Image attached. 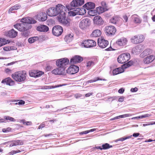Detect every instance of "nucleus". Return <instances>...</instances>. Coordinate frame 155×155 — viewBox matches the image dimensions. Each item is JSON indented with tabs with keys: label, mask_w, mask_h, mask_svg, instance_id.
<instances>
[{
	"label": "nucleus",
	"mask_w": 155,
	"mask_h": 155,
	"mask_svg": "<svg viewBox=\"0 0 155 155\" xmlns=\"http://www.w3.org/2000/svg\"><path fill=\"white\" fill-rule=\"evenodd\" d=\"M57 65L60 68H64L69 63V60L67 58H62L58 60L56 62Z\"/></svg>",
	"instance_id": "6e6552de"
},
{
	"label": "nucleus",
	"mask_w": 155,
	"mask_h": 155,
	"mask_svg": "<svg viewBox=\"0 0 155 155\" xmlns=\"http://www.w3.org/2000/svg\"><path fill=\"white\" fill-rule=\"evenodd\" d=\"M101 34V31L99 29H96L94 30L91 35V36L92 37H99Z\"/></svg>",
	"instance_id": "c85d7f7f"
},
{
	"label": "nucleus",
	"mask_w": 155,
	"mask_h": 155,
	"mask_svg": "<svg viewBox=\"0 0 155 155\" xmlns=\"http://www.w3.org/2000/svg\"><path fill=\"white\" fill-rule=\"evenodd\" d=\"M150 116V115L149 114H146L144 115L140 116V117H139L141 119H142V118H144L148 117Z\"/></svg>",
	"instance_id": "6e6d98bb"
},
{
	"label": "nucleus",
	"mask_w": 155,
	"mask_h": 155,
	"mask_svg": "<svg viewBox=\"0 0 155 155\" xmlns=\"http://www.w3.org/2000/svg\"><path fill=\"white\" fill-rule=\"evenodd\" d=\"M97 13L99 14L103 13L105 11V9L102 7H99L96 8Z\"/></svg>",
	"instance_id": "e433bc0d"
},
{
	"label": "nucleus",
	"mask_w": 155,
	"mask_h": 155,
	"mask_svg": "<svg viewBox=\"0 0 155 155\" xmlns=\"http://www.w3.org/2000/svg\"><path fill=\"white\" fill-rule=\"evenodd\" d=\"M120 17L117 15L113 16L110 19V22L114 24H116L120 20Z\"/></svg>",
	"instance_id": "7c9ffc66"
},
{
	"label": "nucleus",
	"mask_w": 155,
	"mask_h": 155,
	"mask_svg": "<svg viewBox=\"0 0 155 155\" xmlns=\"http://www.w3.org/2000/svg\"><path fill=\"white\" fill-rule=\"evenodd\" d=\"M124 68L122 67L116 68L113 70V74L114 75H115L121 73L124 71Z\"/></svg>",
	"instance_id": "cd10ccee"
},
{
	"label": "nucleus",
	"mask_w": 155,
	"mask_h": 155,
	"mask_svg": "<svg viewBox=\"0 0 155 155\" xmlns=\"http://www.w3.org/2000/svg\"><path fill=\"white\" fill-rule=\"evenodd\" d=\"M93 94L92 93H88L85 94V96L86 97H88Z\"/></svg>",
	"instance_id": "338daca9"
},
{
	"label": "nucleus",
	"mask_w": 155,
	"mask_h": 155,
	"mask_svg": "<svg viewBox=\"0 0 155 155\" xmlns=\"http://www.w3.org/2000/svg\"><path fill=\"white\" fill-rule=\"evenodd\" d=\"M57 18L58 21L61 24L67 26L69 25L70 24V21L66 18V14L58 15Z\"/></svg>",
	"instance_id": "39448f33"
},
{
	"label": "nucleus",
	"mask_w": 155,
	"mask_h": 155,
	"mask_svg": "<svg viewBox=\"0 0 155 155\" xmlns=\"http://www.w3.org/2000/svg\"><path fill=\"white\" fill-rule=\"evenodd\" d=\"M116 31V28L113 26H107L105 28V31L107 35H114Z\"/></svg>",
	"instance_id": "1a4fd4ad"
},
{
	"label": "nucleus",
	"mask_w": 155,
	"mask_h": 155,
	"mask_svg": "<svg viewBox=\"0 0 155 155\" xmlns=\"http://www.w3.org/2000/svg\"><path fill=\"white\" fill-rule=\"evenodd\" d=\"M4 117L6 120H9L12 122H15V120L14 118L9 116H5Z\"/></svg>",
	"instance_id": "79ce46f5"
},
{
	"label": "nucleus",
	"mask_w": 155,
	"mask_h": 155,
	"mask_svg": "<svg viewBox=\"0 0 155 155\" xmlns=\"http://www.w3.org/2000/svg\"><path fill=\"white\" fill-rule=\"evenodd\" d=\"M12 76L16 81L22 82L25 80L27 74L25 71H21L15 72L12 74Z\"/></svg>",
	"instance_id": "7ed1b4c3"
},
{
	"label": "nucleus",
	"mask_w": 155,
	"mask_h": 155,
	"mask_svg": "<svg viewBox=\"0 0 155 155\" xmlns=\"http://www.w3.org/2000/svg\"><path fill=\"white\" fill-rule=\"evenodd\" d=\"M14 142L16 146L18 145H21L23 143V142L21 140H18L14 141Z\"/></svg>",
	"instance_id": "49530a36"
},
{
	"label": "nucleus",
	"mask_w": 155,
	"mask_h": 155,
	"mask_svg": "<svg viewBox=\"0 0 155 155\" xmlns=\"http://www.w3.org/2000/svg\"><path fill=\"white\" fill-rule=\"evenodd\" d=\"M81 46L82 47L89 48L87 40L82 41L81 42Z\"/></svg>",
	"instance_id": "4c0bfd02"
},
{
	"label": "nucleus",
	"mask_w": 155,
	"mask_h": 155,
	"mask_svg": "<svg viewBox=\"0 0 155 155\" xmlns=\"http://www.w3.org/2000/svg\"><path fill=\"white\" fill-rule=\"evenodd\" d=\"M97 42L99 46L102 48H106L109 44L108 41L105 40L103 37L99 38Z\"/></svg>",
	"instance_id": "9b49d317"
},
{
	"label": "nucleus",
	"mask_w": 155,
	"mask_h": 155,
	"mask_svg": "<svg viewBox=\"0 0 155 155\" xmlns=\"http://www.w3.org/2000/svg\"><path fill=\"white\" fill-rule=\"evenodd\" d=\"M76 11L77 12V15H82L86 13V11L83 8H78L76 9Z\"/></svg>",
	"instance_id": "bb28decb"
},
{
	"label": "nucleus",
	"mask_w": 155,
	"mask_h": 155,
	"mask_svg": "<svg viewBox=\"0 0 155 155\" xmlns=\"http://www.w3.org/2000/svg\"><path fill=\"white\" fill-rule=\"evenodd\" d=\"M13 48V47H6L3 48V50L5 51H8L12 50Z\"/></svg>",
	"instance_id": "09e8293b"
},
{
	"label": "nucleus",
	"mask_w": 155,
	"mask_h": 155,
	"mask_svg": "<svg viewBox=\"0 0 155 155\" xmlns=\"http://www.w3.org/2000/svg\"><path fill=\"white\" fill-rule=\"evenodd\" d=\"M38 31L41 32H46L48 30V27L44 25H41L37 28Z\"/></svg>",
	"instance_id": "393cba45"
},
{
	"label": "nucleus",
	"mask_w": 155,
	"mask_h": 155,
	"mask_svg": "<svg viewBox=\"0 0 155 155\" xmlns=\"http://www.w3.org/2000/svg\"><path fill=\"white\" fill-rule=\"evenodd\" d=\"M133 64V62L131 61H130L127 63L124 64L122 65V67L124 69L126 68Z\"/></svg>",
	"instance_id": "58836bf2"
},
{
	"label": "nucleus",
	"mask_w": 155,
	"mask_h": 155,
	"mask_svg": "<svg viewBox=\"0 0 155 155\" xmlns=\"http://www.w3.org/2000/svg\"><path fill=\"white\" fill-rule=\"evenodd\" d=\"M25 102L24 101H23L22 100H20L19 101L18 103H15L14 104L16 105H22L25 104Z\"/></svg>",
	"instance_id": "de8ad7c7"
},
{
	"label": "nucleus",
	"mask_w": 155,
	"mask_h": 155,
	"mask_svg": "<svg viewBox=\"0 0 155 155\" xmlns=\"http://www.w3.org/2000/svg\"><path fill=\"white\" fill-rule=\"evenodd\" d=\"M21 7V6L18 5H16L11 8L8 11V13L12 12V11L17 10Z\"/></svg>",
	"instance_id": "f704fd0d"
},
{
	"label": "nucleus",
	"mask_w": 155,
	"mask_h": 155,
	"mask_svg": "<svg viewBox=\"0 0 155 155\" xmlns=\"http://www.w3.org/2000/svg\"><path fill=\"white\" fill-rule=\"evenodd\" d=\"M83 6L87 10H90L94 9L95 8V5L94 3L89 2L85 4Z\"/></svg>",
	"instance_id": "5701e85b"
},
{
	"label": "nucleus",
	"mask_w": 155,
	"mask_h": 155,
	"mask_svg": "<svg viewBox=\"0 0 155 155\" xmlns=\"http://www.w3.org/2000/svg\"><path fill=\"white\" fill-rule=\"evenodd\" d=\"M17 31L12 29L8 32H5V35L10 38H14L17 36Z\"/></svg>",
	"instance_id": "a211bd4d"
},
{
	"label": "nucleus",
	"mask_w": 155,
	"mask_h": 155,
	"mask_svg": "<svg viewBox=\"0 0 155 155\" xmlns=\"http://www.w3.org/2000/svg\"><path fill=\"white\" fill-rule=\"evenodd\" d=\"M83 60V58L79 55H75L70 60V63L73 64L82 61Z\"/></svg>",
	"instance_id": "4468645a"
},
{
	"label": "nucleus",
	"mask_w": 155,
	"mask_h": 155,
	"mask_svg": "<svg viewBox=\"0 0 155 155\" xmlns=\"http://www.w3.org/2000/svg\"><path fill=\"white\" fill-rule=\"evenodd\" d=\"M38 37H33L29 38L28 39V41L29 43H32L39 39Z\"/></svg>",
	"instance_id": "c9c22d12"
},
{
	"label": "nucleus",
	"mask_w": 155,
	"mask_h": 155,
	"mask_svg": "<svg viewBox=\"0 0 155 155\" xmlns=\"http://www.w3.org/2000/svg\"><path fill=\"white\" fill-rule=\"evenodd\" d=\"M127 42V38L123 37L118 39L116 41V43L119 46H123L126 45Z\"/></svg>",
	"instance_id": "f3484780"
},
{
	"label": "nucleus",
	"mask_w": 155,
	"mask_h": 155,
	"mask_svg": "<svg viewBox=\"0 0 155 155\" xmlns=\"http://www.w3.org/2000/svg\"><path fill=\"white\" fill-rule=\"evenodd\" d=\"M140 135V134L139 133H134L133 134V136L135 137H137L138 136Z\"/></svg>",
	"instance_id": "e2e57ef3"
},
{
	"label": "nucleus",
	"mask_w": 155,
	"mask_h": 155,
	"mask_svg": "<svg viewBox=\"0 0 155 155\" xmlns=\"http://www.w3.org/2000/svg\"><path fill=\"white\" fill-rule=\"evenodd\" d=\"M155 59V56L153 55H150L145 58L143 62L145 64H149L153 62Z\"/></svg>",
	"instance_id": "6ab92c4d"
},
{
	"label": "nucleus",
	"mask_w": 155,
	"mask_h": 155,
	"mask_svg": "<svg viewBox=\"0 0 155 155\" xmlns=\"http://www.w3.org/2000/svg\"><path fill=\"white\" fill-rule=\"evenodd\" d=\"M2 83H5L7 85L12 86L14 84V81L10 78H6L2 81Z\"/></svg>",
	"instance_id": "412c9836"
},
{
	"label": "nucleus",
	"mask_w": 155,
	"mask_h": 155,
	"mask_svg": "<svg viewBox=\"0 0 155 155\" xmlns=\"http://www.w3.org/2000/svg\"><path fill=\"white\" fill-rule=\"evenodd\" d=\"M152 53V50L150 49L145 50L140 54V56L143 58L147 55L151 54Z\"/></svg>",
	"instance_id": "a878e982"
},
{
	"label": "nucleus",
	"mask_w": 155,
	"mask_h": 155,
	"mask_svg": "<svg viewBox=\"0 0 155 155\" xmlns=\"http://www.w3.org/2000/svg\"><path fill=\"white\" fill-rule=\"evenodd\" d=\"M138 89L137 87L132 88L130 89V91L132 92H136L137 91Z\"/></svg>",
	"instance_id": "13d9d810"
},
{
	"label": "nucleus",
	"mask_w": 155,
	"mask_h": 155,
	"mask_svg": "<svg viewBox=\"0 0 155 155\" xmlns=\"http://www.w3.org/2000/svg\"><path fill=\"white\" fill-rule=\"evenodd\" d=\"M142 51L141 46L138 45L133 48L132 52L133 54H139Z\"/></svg>",
	"instance_id": "b1692460"
},
{
	"label": "nucleus",
	"mask_w": 155,
	"mask_h": 155,
	"mask_svg": "<svg viewBox=\"0 0 155 155\" xmlns=\"http://www.w3.org/2000/svg\"><path fill=\"white\" fill-rule=\"evenodd\" d=\"M82 95L80 94H76L74 95V97L76 98H78L81 97Z\"/></svg>",
	"instance_id": "052dcab7"
},
{
	"label": "nucleus",
	"mask_w": 155,
	"mask_h": 155,
	"mask_svg": "<svg viewBox=\"0 0 155 155\" xmlns=\"http://www.w3.org/2000/svg\"><path fill=\"white\" fill-rule=\"evenodd\" d=\"M73 35L72 34H68L65 36L64 38L65 41L67 43L71 41L73 39Z\"/></svg>",
	"instance_id": "2f4dec72"
},
{
	"label": "nucleus",
	"mask_w": 155,
	"mask_h": 155,
	"mask_svg": "<svg viewBox=\"0 0 155 155\" xmlns=\"http://www.w3.org/2000/svg\"><path fill=\"white\" fill-rule=\"evenodd\" d=\"M89 133L88 130H86L83 132H81L80 133V134H87Z\"/></svg>",
	"instance_id": "0e129e2a"
},
{
	"label": "nucleus",
	"mask_w": 155,
	"mask_h": 155,
	"mask_svg": "<svg viewBox=\"0 0 155 155\" xmlns=\"http://www.w3.org/2000/svg\"><path fill=\"white\" fill-rule=\"evenodd\" d=\"M91 21L88 18H85L81 20L79 23V26L82 30H85L89 26Z\"/></svg>",
	"instance_id": "20e7f679"
},
{
	"label": "nucleus",
	"mask_w": 155,
	"mask_h": 155,
	"mask_svg": "<svg viewBox=\"0 0 155 155\" xmlns=\"http://www.w3.org/2000/svg\"><path fill=\"white\" fill-rule=\"evenodd\" d=\"M9 43L10 41L8 40H6L5 38H0V47Z\"/></svg>",
	"instance_id": "473e14b6"
},
{
	"label": "nucleus",
	"mask_w": 155,
	"mask_h": 155,
	"mask_svg": "<svg viewBox=\"0 0 155 155\" xmlns=\"http://www.w3.org/2000/svg\"><path fill=\"white\" fill-rule=\"evenodd\" d=\"M94 64V63L92 61H89L87 63V67H90Z\"/></svg>",
	"instance_id": "5fc2aeb1"
},
{
	"label": "nucleus",
	"mask_w": 155,
	"mask_h": 155,
	"mask_svg": "<svg viewBox=\"0 0 155 155\" xmlns=\"http://www.w3.org/2000/svg\"><path fill=\"white\" fill-rule=\"evenodd\" d=\"M64 68H58L54 69L52 71V74L55 75L62 74L64 73Z\"/></svg>",
	"instance_id": "aec40b11"
},
{
	"label": "nucleus",
	"mask_w": 155,
	"mask_h": 155,
	"mask_svg": "<svg viewBox=\"0 0 155 155\" xmlns=\"http://www.w3.org/2000/svg\"><path fill=\"white\" fill-rule=\"evenodd\" d=\"M11 71V70L9 68H6L5 70V72L7 74H9Z\"/></svg>",
	"instance_id": "774afa93"
},
{
	"label": "nucleus",
	"mask_w": 155,
	"mask_h": 155,
	"mask_svg": "<svg viewBox=\"0 0 155 155\" xmlns=\"http://www.w3.org/2000/svg\"><path fill=\"white\" fill-rule=\"evenodd\" d=\"M63 31L62 28L59 25L54 26L52 29L53 34L57 36L60 35L62 33Z\"/></svg>",
	"instance_id": "9d476101"
},
{
	"label": "nucleus",
	"mask_w": 155,
	"mask_h": 155,
	"mask_svg": "<svg viewBox=\"0 0 155 155\" xmlns=\"http://www.w3.org/2000/svg\"><path fill=\"white\" fill-rule=\"evenodd\" d=\"M47 15L45 12H40L37 15V19L41 21H45L47 18Z\"/></svg>",
	"instance_id": "dca6fc26"
},
{
	"label": "nucleus",
	"mask_w": 155,
	"mask_h": 155,
	"mask_svg": "<svg viewBox=\"0 0 155 155\" xmlns=\"http://www.w3.org/2000/svg\"><path fill=\"white\" fill-rule=\"evenodd\" d=\"M131 18L133 21L136 23H140L141 22V20L139 16L137 15L134 14L131 16Z\"/></svg>",
	"instance_id": "c756f323"
},
{
	"label": "nucleus",
	"mask_w": 155,
	"mask_h": 155,
	"mask_svg": "<svg viewBox=\"0 0 155 155\" xmlns=\"http://www.w3.org/2000/svg\"><path fill=\"white\" fill-rule=\"evenodd\" d=\"M144 39V36L142 35H135L130 39L131 42L135 44L142 42Z\"/></svg>",
	"instance_id": "0eeeda50"
},
{
	"label": "nucleus",
	"mask_w": 155,
	"mask_h": 155,
	"mask_svg": "<svg viewBox=\"0 0 155 155\" xmlns=\"http://www.w3.org/2000/svg\"><path fill=\"white\" fill-rule=\"evenodd\" d=\"M20 152L19 150H18V151L12 150L9 153L10 155H13L17 153Z\"/></svg>",
	"instance_id": "3c124183"
},
{
	"label": "nucleus",
	"mask_w": 155,
	"mask_h": 155,
	"mask_svg": "<svg viewBox=\"0 0 155 155\" xmlns=\"http://www.w3.org/2000/svg\"><path fill=\"white\" fill-rule=\"evenodd\" d=\"M29 73L30 76L34 78L40 77L44 74L43 72L41 71L35 70L30 71Z\"/></svg>",
	"instance_id": "ddd939ff"
},
{
	"label": "nucleus",
	"mask_w": 155,
	"mask_h": 155,
	"mask_svg": "<svg viewBox=\"0 0 155 155\" xmlns=\"http://www.w3.org/2000/svg\"><path fill=\"white\" fill-rule=\"evenodd\" d=\"M21 23L17 24L14 25V27L20 31H22L21 35L24 38H28L30 32L28 30L31 28V24H35L36 21L32 18L26 17L21 19Z\"/></svg>",
	"instance_id": "f257e3e1"
},
{
	"label": "nucleus",
	"mask_w": 155,
	"mask_h": 155,
	"mask_svg": "<svg viewBox=\"0 0 155 155\" xmlns=\"http://www.w3.org/2000/svg\"><path fill=\"white\" fill-rule=\"evenodd\" d=\"M132 136V135H130V136H127V137H121V138H119V139H117L116 140H115V142H117V141H123L124 140L126 139H128L131 138Z\"/></svg>",
	"instance_id": "ea45409f"
},
{
	"label": "nucleus",
	"mask_w": 155,
	"mask_h": 155,
	"mask_svg": "<svg viewBox=\"0 0 155 155\" xmlns=\"http://www.w3.org/2000/svg\"><path fill=\"white\" fill-rule=\"evenodd\" d=\"M79 70L78 66L75 65H72L68 68L67 71L68 73L73 74L77 73L78 72Z\"/></svg>",
	"instance_id": "f8f14e48"
},
{
	"label": "nucleus",
	"mask_w": 155,
	"mask_h": 155,
	"mask_svg": "<svg viewBox=\"0 0 155 155\" xmlns=\"http://www.w3.org/2000/svg\"><path fill=\"white\" fill-rule=\"evenodd\" d=\"M84 0H73L71 3L72 7H77L81 6L84 4Z\"/></svg>",
	"instance_id": "2eb2a0df"
},
{
	"label": "nucleus",
	"mask_w": 155,
	"mask_h": 155,
	"mask_svg": "<svg viewBox=\"0 0 155 155\" xmlns=\"http://www.w3.org/2000/svg\"><path fill=\"white\" fill-rule=\"evenodd\" d=\"M131 116V114H123L122 115V118H125L126 117H130Z\"/></svg>",
	"instance_id": "4d7b16f0"
},
{
	"label": "nucleus",
	"mask_w": 155,
	"mask_h": 155,
	"mask_svg": "<svg viewBox=\"0 0 155 155\" xmlns=\"http://www.w3.org/2000/svg\"><path fill=\"white\" fill-rule=\"evenodd\" d=\"M102 79H100L98 77L95 78L93 80H89L87 81V83H91L93 82H95L97 80H102Z\"/></svg>",
	"instance_id": "a18cd8bd"
},
{
	"label": "nucleus",
	"mask_w": 155,
	"mask_h": 155,
	"mask_svg": "<svg viewBox=\"0 0 155 155\" xmlns=\"http://www.w3.org/2000/svg\"><path fill=\"white\" fill-rule=\"evenodd\" d=\"M116 98V97H110L108 98L107 101H112L113 100H115Z\"/></svg>",
	"instance_id": "864d4df0"
},
{
	"label": "nucleus",
	"mask_w": 155,
	"mask_h": 155,
	"mask_svg": "<svg viewBox=\"0 0 155 155\" xmlns=\"http://www.w3.org/2000/svg\"><path fill=\"white\" fill-rule=\"evenodd\" d=\"M102 147H103V149H107L112 147V146L111 145H110L109 144L107 143H106L102 145Z\"/></svg>",
	"instance_id": "37998d69"
},
{
	"label": "nucleus",
	"mask_w": 155,
	"mask_h": 155,
	"mask_svg": "<svg viewBox=\"0 0 155 155\" xmlns=\"http://www.w3.org/2000/svg\"><path fill=\"white\" fill-rule=\"evenodd\" d=\"M46 124H47L46 122H45L41 124L38 127V129H42L46 125Z\"/></svg>",
	"instance_id": "8fccbe9b"
},
{
	"label": "nucleus",
	"mask_w": 155,
	"mask_h": 155,
	"mask_svg": "<svg viewBox=\"0 0 155 155\" xmlns=\"http://www.w3.org/2000/svg\"><path fill=\"white\" fill-rule=\"evenodd\" d=\"M130 58V54L128 53L121 54L117 58V61L120 63L123 64L128 61Z\"/></svg>",
	"instance_id": "423d86ee"
},
{
	"label": "nucleus",
	"mask_w": 155,
	"mask_h": 155,
	"mask_svg": "<svg viewBox=\"0 0 155 155\" xmlns=\"http://www.w3.org/2000/svg\"><path fill=\"white\" fill-rule=\"evenodd\" d=\"M88 13L89 15L92 16H94L97 14L96 9L89 10L88 11Z\"/></svg>",
	"instance_id": "a19ab883"
},
{
	"label": "nucleus",
	"mask_w": 155,
	"mask_h": 155,
	"mask_svg": "<svg viewBox=\"0 0 155 155\" xmlns=\"http://www.w3.org/2000/svg\"><path fill=\"white\" fill-rule=\"evenodd\" d=\"M87 41L89 48L93 47L96 45V43L94 41L92 40H87Z\"/></svg>",
	"instance_id": "72a5a7b5"
},
{
	"label": "nucleus",
	"mask_w": 155,
	"mask_h": 155,
	"mask_svg": "<svg viewBox=\"0 0 155 155\" xmlns=\"http://www.w3.org/2000/svg\"><path fill=\"white\" fill-rule=\"evenodd\" d=\"M21 122L24 124H25L27 125H30L31 124V123L30 121L24 122V120H22Z\"/></svg>",
	"instance_id": "603ef678"
},
{
	"label": "nucleus",
	"mask_w": 155,
	"mask_h": 155,
	"mask_svg": "<svg viewBox=\"0 0 155 155\" xmlns=\"http://www.w3.org/2000/svg\"><path fill=\"white\" fill-rule=\"evenodd\" d=\"M124 91V89L123 88H120L118 90V92L121 94L123 93Z\"/></svg>",
	"instance_id": "69168bd1"
},
{
	"label": "nucleus",
	"mask_w": 155,
	"mask_h": 155,
	"mask_svg": "<svg viewBox=\"0 0 155 155\" xmlns=\"http://www.w3.org/2000/svg\"><path fill=\"white\" fill-rule=\"evenodd\" d=\"M124 100V97L123 96H122L120 97L118 100V101L120 102H122Z\"/></svg>",
	"instance_id": "680f3d73"
},
{
	"label": "nucleus",
	"mask_w": 155,
	"mask_h": 155,
	"mask_svg": "<svg viewBox=\"0 0 155 155\" xmlns=\"http://www.w3.org/2000/svg\"><path fill=\"white\" fill-rule=\"evenodd\" d=\"M123 18L124 19V21H125L126 22L127 21L128 19V18L127 15H124L123 16Z\"/></svg>",
	"instance_id": "bf43d9fd"
},
{
	"label": "nucleus",
	"mask_w": 155,
	"mask_h": 155,
	"mask_svg": "<svg viewBox=\"0 0 155 155\" xmlns=\"http://www.w3.org/2000/svg\"><path fill=\"white\" fill-rule=\"evenodd\" d=\"M94 24L97 25H101L103 23V21L101 17L99 16H95L94 18Z\"/></svg>",
	"instance_id": "4be33fe9"
},
{
	"label": "nucleus",
	"mask_w": 155,
	"mask_h": 155,
	"mask_svg": "<svg viewBox=\"0 0 155 155\" xmlns=\"http://www.w3.org/2000/svg\"><path fill=\"white\" fill-rule=\"evenodd\" d=\"M77 13L76 9L74 11H71L68 12V15L69 16H74L77 15Z\"/></svg>",
	"instance_id": "c03bdc74"
},
{
	"label": "nucleus",
	"mask_w": 155,
	"mask_h": 155,
	"mask_svg": "<svg viewBox=\"0 0 155 155\" xmlns=\"http://www.w3.org/2000/svg\"><path fill=\"white\" fill-rule=\"evenodd\" d=\"M67 12V8L61 4H58L55 5V7L49 8V16H55L66 14Z\"/></svg>",
	"instance_id": "f03ea898"
}]
</instances>
